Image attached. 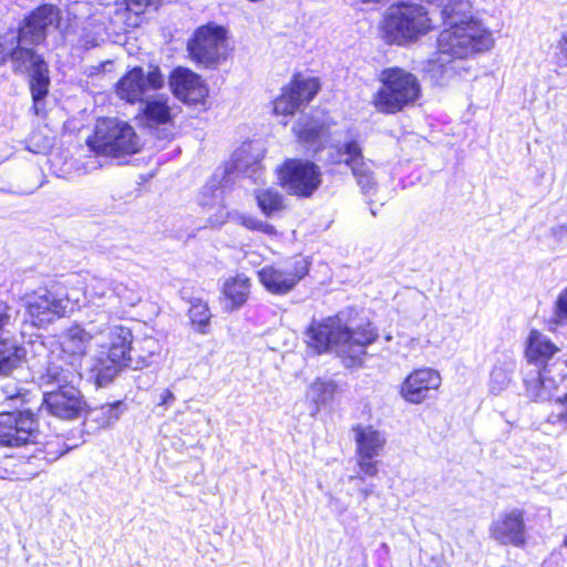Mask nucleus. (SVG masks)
Masks as SVG:
<instances>
[{
	"mask_svg": "<svg viewBox=\"0 0 567 567\" xmlns=\"http://www.w3.org/2000/svg\"><path fill=\"white\" fill-rule=\"evenodd\" d=\"M567 322V288L563 289L558 295L555 306L554 315L550 319V323L555 326H563Z\"/></svg>",
	"mask_w": 567,
	"mask_h": 567,
	"instance_id": "obj_37",
	"label": "nucleus"
},
{
	"mask_svg": "<svg viewBox=\"0 0 567 567\" xmlns=\"http://www.w3.org/2000/svg\"><path fill=\"white\" fill-rule=\"evenodd\" d=\"M212 312L208 303L199 298L193 299L188 308V318L192 328L200 334L209 332Z\"/></svg>",
	"mask_w": 567,
	"mask_h": 567,
	"instance_id": "obj_30",
	"label": "nucleus"
},
{
	"mask_svg": "<svg viewBox=\"0 0 567 567\" xmlns=\"http://www.w3.org/2000/svg\"><path fill=\"white\" fill-rule=\"evenodd\" d=\"M560 351L559 347L545 336L538 329H532L525 340L524 358L528 364L537 368V373L534 377L526 375L524 378V388L527 395L537 401L542 399L547 392V382L553 383V389L556 388L555 381L545 377L548 372L550 360Z\"/></svg>",
	"mask_w": 567,
	"mask_h": 567,
	"instance_id": "obj_6",
	"label": "nucleus"
},
{
	"mask_svg": "<svg viewBox=\"0 0 567 567\" xmlns=\"http://www.w3.org/2000/svg\"><path fill=\"white\" fill-rule=\"evenodd\" d=\"M361 493H362L363 497L367 498L371 494V491L370 489H362Z\"/></svg>",
	"mask_w": 567,
	"mask_h": 567,
	"instance_id": "obj_45",
	"label": "nucleus"
},
{
	"mask_svg": "<svg viewBox=\"0 0 567 567\" xmlns=\"http://www.w3.org/2000/svg\"><path fill=\"white\" fill-rule=\"evenodd\" d=\"M333 122L315 115L300 117L292 127V133L298 144L307 150L319 152L331 138Z\"/></svg>",
	"mask_w": 567,
	"mask_h": 567,
	"instance_id": "obj_18",
	"label": "nucleus"
},
{
	"mask_svg": "<svg viewBox=\"0 0 567 567\" xmlns=\"http://www.w3.org/2000/svg\"><path fill=\"white\" fill-rule=\"evenodd\" d=\"M66 297H59L47 287L31 290L23 298V323L35 329H47L69 313Z\"/></svg>",
	"mask_w": 567,
	"mask_h": 567,
	"instance_id": "obj_9",
	"label": "nucleus"
},
{
	"mask_svg": "<svg viewBox=\"0 0 567 567\" xmlns=\"http://www.w3.org/2000/svg\"><path fill=\"white\" fill-rule=\"evenodd\" d=\"M337 158L333 164H344L349 168L365 161L360 142L357 138L347 140L334 148Z\"/></svg>",
	"mask_w": 567,
	"mask_h": 567,
	"instance_id": "obj_31",
	"label": "nucleus"
},
{
	"mask_svg": "<svg viewBox=\"0 0 567 567\" xmlns=\"http://www.w3.org/2000/svg\"><path fill=\"white\" fill-rule=\"evenodd\" d=\"M558 403L567 404V393L564 396L557 399Z\"/></svg>",
	"mask_w": 567,
	"mask_h": 567,
	"instance_id": "obj_44",
	"label": "nucleus"
},
{
	"mask_svg": "<svg viewBox=\"0 0 567 567\" xmlns=\"http://www.w3.org/2000/svg\"><path fill=\"white\" fill-rule=\"evenodd\" d=\"M442 383L437 370L429 367L413 369L399 386L401 398L410 404H422L439 391Z\"/></svg>",
	"mask_w": 567,
	"mask_h": 567,
	"instance_id": "obj_14",
	"label": "nucleus"
},
{
	"mask_svg": "<svg viewBox=\"0 0 567 567\" xmlns=\"http://www.w3.org/2000/svg\"><path fill=\"white\" fill-rule=\"evenodd\" d=\"M86 145L93 153L111 157L133 155L140 151V140L134 127L115 117L101 118L87 136Z\"/></svg>",
	"mask_w": 567,
	"mask_h": 567,
	"instance_id": "obj_5",
	"label": "nucleus"
},
{
	"mask_svg": "<svg viewBox=\"0 0 567 567\" xmlns=\"http://www.w3.org/2000/svg\"><path fill=\"white\" fill-rule=\"evenodd\" d=\"M254 198L258 209L266 218L280 215L287 208L285 195L274 187L255 190Z\"/></svg>",
	"mask_w": 567,
	"mask_h": 567,
	"instance_id": "obj_27",
	"label": "nucleus"
},
{
	"mask_svg": "<svg viewBox=\"0 0 567 567\" xmlns=\"http://www.w3.org/2000/svg\"><path fill=\"white\" fill-rule=\"evenodd\" d=\"M29 394L28 391H24V390H18L13 393H8L7 394V398L8 399H20L22 402H24L27 399V395Z\"/></svg>",
	"mask_w": 567,
	"mask_h": 567,
	"instance_id": "obj_42",
	"label": "nucleus"
},
{
	"mask_svg": "<svg viewBox=\"0 0 567 567\" xmlns=\"http://www.w3.org/2000/svg\"><path fill=\"white\" fill-rule=\"evenodd\" d=\"M277 179L290 196L305 199L319 189L322 172L310 159L286 158L277 168Z\"/></svg>",
	"mask_w": 567,
	"mask_h": 567,
	"instance_id": "obj_8",
	"label": "nucleus"
},
{
	"mask_svg": "<svg viewBox=\"0 0 567 567\" xmlns=\"http://www.w3.org/2000/svg\"><path fill=\"white\" fill-rule=\"evenodd\" d=\"M338 384L334 381H326L322 379H316L310 384L311 398L313 403L319 408L326 405L333 400L338 392Z\"/></svg>",
	"mask_w": 567,
	"mask_h": 567,
	"instance_id": "obj_33",
	"label": "nucleus"
},
{
	"mask_svg": "<svg viewBox=\"0 0 567 567\" xmlns=\"http://www.w3.org/2000/svg\"><path fill=\"white\" fill-rule=\"evenodd\" d=\"M17 35L20 37V42H24L32 47H38L47 41L48 34L39 28L27 14L20 27L18 28Z\"/></svg>",
	"mask_w": 567,
	"mask_h": 567,
	"instance_id": "obj_32",
	"label": "nucleus"
},
{
	"mask_svg": "<svg viewBox=\"0 0 567 567\" xmlns=\"http://www.w3.org/2000/svg\"><path fill=\"white\" fill-rule=\"evenodd\" d=\"M489 536L501 545L523 548L527 543L524 511L514 508L503 513L491 524Z\"/></svg>",
	"mask_w": 567,
	"mask_h": 567,
	"instance_id": "obj_17",
	"label": "nucleus"
},
{
	"mask_svg": "<svg viewBox=\"0 0 567 567\" xmlns=\"http://www.w3.org/2000/svg\"><path fill=\"white\" fill-rule=\"evenodd\" d=\"M557 61L567 66V32H565L557 42Z\"/></svg>",
	"mask_w": 567,
	"mask_h": 567,
	"instance_id": "obj_38",
	"label": "nucleus"
},
{
	"mask_svg": "<svg viewBox=\"0 0 567 567\" xmlns=\"http://www.w3.org/2000/svg\"><path fill=\"white\" fill-rule=\"evenodd\" d=\"M434 30L429 10L421 3L396 1L389 6L378 24L386 45L408 47Z\"/></svg>",
	"mask_w": 567,
	"mask_h": 567,
	"instance_id": "obj_2",
	"label": "nucleus"
},
{
	"mask_svg": "<svg viewBox=\"0 0 567 567\" xmlns=\"http://www.w3.org/2000/svg\"><path fill=\"white\" fill-rule=\"evenodd\" d=\"M121 405H122V402L116 401L112 404H107V405L103 406V409H107V414H109L110 420H113V421L118 420V417L121 415V411H120Z\"/></svg>",
	"mask_w": 567,
	"mask_h": 567,
	"instance_id": "obj_41",
	"label": "nucleus"
},
{
	"mask_svg": "<svg viewBox=\"0 0 567 567\" xmlns=\"http://www.w3.org/2000/svg\"><path fill=\"white\" fill-rule=\"evenodd\" d=\"M33 48L22 47L20 37L12 28L0 33V68L12 62V70L21 72L27 63V56L33 55Z\"/></svg>",
	"mask_w": 567,
	"mask_h": 567,
	"instance_id": "obj_21",
	"label": "nucleus"
},
{
	"mask_svg": "<svg viewBox=\"0 0 567 567\" xmlns=\"http://www.w3.org/2000/svg\"><path fill=\"white\" fill-rule=\"evenodd\" d=\"M165 85V76L156 63L147 65V72L141 65L128 69L114 84L116 96L127 104L134 105L144 101L148 90L159 91Z\"/></svg>",
	"mask_w": 567,
	"mask_h": 567,
	"instance_id": "obj_10",
	"label": "nucleus"
},
{
	"mask_svg": "<svg viewBox=\"0 0 567 567\" xmlns=\"http://www.w3.org/2000/svg\"><path fill=\"white\" fill-rule=\"evenodd\" d=\"M563 546L567 547V534L565 535V537L563 539Z\"/></svg>",
	"mask_w": 567,
	"mask_h": 567,
	"instance_id": "obj_46",
	"label": "nucleus"
},
{
	"mask_svg": "<svg viewBox=\"0 0 567 567\" xmlns=\"http://www.w3.org/2000/svg\"><path fill=\"white\" fill-rule=\"evenodd\" d=\"M175 400L176 399H175L174 393L169 389H165L161 394L157 405L167 409L171 405H173Z\"/></svg>",
	"mask_w": 567,
	"mask_h": 567,
	"instance_id": "obj_39",
	"label": "nucleus"
},
{
	"mask_svg": "<svg viewBox=\"0 0 567 567\" xmlns=\"http://www.w3.org/2000/svg\"><path fill=\"white\" fill-rule=\"evenodd\" d=\"M186 51L197 66L217 70L233 56L234 47L226 27L207 22L193 31L186 41Z\"/></svg>",
	"mask_w": 567,
	"mask_h": 567,
	"instance_id": "obj_4",
	"label": "nucleus"
},
{
	"mask_svg": "<svg viewBox=\"0 0 567 567\" xmlns=\"http://www.w3.org/2000/svg\"><path fill=\"white\" fill-rule=\"evenodd\" d=\"M29 18L44 32L53 25L59 29L62 22L61 10L52 3H42L28 13Z\"/></svg>",
	"mask_w": 567,
	"mask_h": 567,
	"instance_id": "obj_29",
	"label": "nucleus"
},
{
	"mask_svg": "<svg viewBox=\"0 0 567 567\" xmlns=\"http://www.w3.org/2000/svg\"><path fill=\"white\" fill-rule=\"evenodd\" d=\"M357 183L364 192L370 190L375 185L374 174L367 165L365 161L350 167Z\"/></svg>",
	"mask_w": 567,
	"mask_h": 567,
	"instance_id": "obj_36",
	"label": "nucleus"
},
{
	"mask_svg": "<svg viewBox=\"0 0 567 567\" xmlns=\"http://www.w3.org/2000/svg\"><path fill=\"white\" fill-rule=\"evenodd\" d=\"M378 81L379 86L370 101L378 114L396 115L417 105L423 96L420 79L405 68H384L379 73Z\"/></svg>",
	"mask_w": 567,
	"mask_h": 567,
	"instance_id": "obj_3",
	"label": "nucleus"
},
{
	"mask_svg": "<svg viewBox=\"0 0 567 567\" xmlns=\"http://www.w3.org/2000/svg\"><path fill=\"white\" fill-rule=\"evenodd\" d=\"M305 333L308 348L316 354L334 351L348 369L363 367L369 346L379 339V332L370 321L349 327L339 315L311 321Z\"/></svg>",
	"mask_w": 567,
	"mask_h": 567,
	"instance_id": "obj_1",
	"label": "nucleus"
},
{
	"mask_svg": "<svg viewBox=\"0 0 567 567\" xmlns=\"http://www.w3.org/2000/svg\"><path fill=\"white\" fill-rule=\"evenodd\" d=\"M27 362L25 348L8 338H0V379L11 377Z\"/></svg>",
	"mask_w": 567,
	"mask_h": 567,
	"instance_id": "obj_26",
	"label": "nucleus"
},
{
	"mask_svg": "<svg viewBox=\"0 0 567 567\" xmlns=\"http://www.w3.org/2000/svg\"><path fill=\"white\" fill-rule=\"evenodd\" d=\"M172 94L188 105L204 104L208 97V86L203 78L186 66H175L168 74Z\"/></svg>",
	"mask_w": 567,
	"mask_h": 567,
	"instance_id": "obj_15",
	"label": "nucleus"
},
{
	"mask_svg": "<svg viewBox=\"0 0 567 567\" xmlns=\"http://www.w3.org/2000/svg\"><path fill=\"white\" fill-rule=\"evenodd\" d=\"M161 3L162 0H122L116 2L112 23L121 31L130 32L142 24L144 14L151 8L156 9Z\"/></svg>",
	"mask_w": 567,
	"mask_h": 567,
	"instance_id": "obj_20",
	"label": "nucleus"
},
{
	"mask_svg": "<svg viewBox=\"0 0 567 567\" xmlns=\"http://www.w3.org/2000/svg\"><path fill=\"white\" fill-rule=\"evenodd\" d=\"M251 279L245 274H236L227 278L221 288V299L228 312H234L246 305L250 297Z\"/></svg>",
	"mask_w": 567,
	"mask_h": 567,
	"instance_id": "obj_23",
	"label": "nucleus"
},
{
	"mask_svg": "<svg viewBox=\"0 0 567 567\" xmlns=\"http://www.w3.org/2000/svg\"><path fill=\"white\" fill-rule=\"evenodd\" d=\"M38 421L31 412H0V446L20 447L35 442Z\"/></svg>",
	"mask_w": 567,
	"mask_h": 567,
	"instance_id": "obj_13",
	"label": "nucleus"
},
{
	"mask_svg": "<svg viewBox=\"0 0 567 567\" xmlns=\"http://www.w3.org/2000/svg\"><path fill=\"white\" fill-rule=\"evenodd\" d=\"M140 125L147 128L172 125L174 115L167 97H156L144 102L135 116Z\"/></svg>",
	"mask_w": 567,
	"mask_h": 567,
	"instance_id": "obj_22",
	"label": "nucleus"
},
{
	"mask_svg": "<svg viewBox=\"0 0 567 567\" xmlns=\"http://www.w3.org/2000/svg\"><path fill=\"white\" fill-rule=\"evenodd\" d=\"M122 370L123 368L117 367L113 361L107 360L104 355L100 357L92 368L94 380L99 386H103L112 382Z\"/></svg>",
	"mask_w": 567,
	"mask_h": 567,
	"instance_id": "obj_34",
	"label": "nucleus"
},
{
	"mask_svg": "<svg viewBox=\"0 0 567 567\" xmlns=\"http://www.w3.org/2000/svg\"><path fill=\"white\" fill-rule=\"evenodd\" d=\"M27 62L31 63V73L29 78V89L32 97V112L34 115L43 114L42 109L44 100L49 94L51 84L49 65L43 55L33 50L32 56H27Z\"/></svg>",
	"mask_w": 567,
	"mask_h": 567,
	"instance_id": "obj_19",
	"label": "nucleus"
},
{
	"mask_svg": "<svg viewBox=\"0 0 567 567\" xmlns=\"http://www.w3.org/2000/svg\"><path fill=\"white\" fill-rule=\"evenodd\" d=\"M11 316L9 313V306L7 303L0 305V334L6 327L10 323Z\"/></svg>",
	"mask_w": 567,
	"mask_h": 567,
	"instance_id": "obj_40",
	"label": "nucleus"
},
{
	"mask_svg": "<svg viewBox=\"0 0 567 567\" xmlns=\"http://www.w3.org/2000/svg\"><path fill=\"white\" fill-rule=\"evenodd\" d=\"M68 359L62 352L56 358H51L39 377L40 382L47 385L66 382L75 370L74 362L72 360L66 362Z\"/></svg>",
	"mask_w": 567,
	"mask_h": 567,
	"instance_id": "obj_28",
	"label": "nucleus"
},
{
	"mask_svg": "<svg viewBox=\"0 0 567 567\" xmlns=\"http://www.w3.org/2000/svg\"><path fill=\"white\" fill-rule=\"evenodd\" d=\"M93 336L91 332L80 324H73L65 332L61 352L73 362L75 361L80 364L82 359L87 354Z\"/></svg>",
	"mask_w": 567,
	"mask_h": 567,
	"instance_id": "obj_25",
	"label": "nucleus"
},
{
	"mask_svg": "<svg viewBox=\"0 0 567 567\" xmlns=\"http://www.w3.org/2000/svg\"><path fill=\"white\" fill-rule=\"evenodd\" d=\"M133 333L130 328L116 326L110 333V342L104 353L107 360L113 361L117 367L127 368L132 361Z\"/></svg>",
	"mask_w": 567,
	"mask_h": 567,
	"instance_id": "obj_24",
	"label": "nucleus"
},
{
	"mask_svg": "<svg viewBox=\"0 0 567 567\" xmlns=\"http://www.w3.org/2000/svg\"><path fill=\"white\" fill-rule=\"evenodd\" d=\"M237 223L249 231L260 233L271 238L279 236V231L275 225L261 220L254 215L241 214L237 217Z\"/></svg>",
	"mask_w": 567,
	"mask_h": 567,
	"instance_id": "obj_35",
	"label": "nucleus"
},
{
	"mask_svg": "<svg viewBox=\"0 0 567 567\" xmlns=\"http://www.w3.org/2000/svg\"><path fill=\"white\" fill-rule=\"evenodd\" d=\"M43 404L50 414L62 420L78 419L86 408L81 391L71 384H61L54 391L44 393Z\"/></svg>",
	"mask_w": 567,
	"mask_h": 567,
	"instance_id": "obj_16",
	"label": "nucleus"
},
{
	"mask_svg": "<svg viewBox=\"0 0 567 567\" xmlns=\"http://www.w3.org/2000/svg\"><path fill=\"white\" fill-rule=\"evenodd\" d=\"M557 420L567 426V411L559 413Z\"/></svg>",
	"mask_w": 567,
	"mask_h": 567,
	"instance_id": "obj_43",
	"label": "nucleus"
},
{
	"mask_svg": "<svg viewBox=\"0 0 567 567\" xmlns=\"http://www.w3.org/2000/svg\"><path fill=\"white\" fill-rule=\"evenodd\" d=\"M320 90L321 81L318 76H309L297 71L281 87L280 94L272 100V113L284 116L293 115L300 106L308 105Z\"/></svg>",
	"mask_w": 567,
	"mask_h": 567,
	"instance_id": "obj_11",
	"label": "nucleus"
},
{
	"mask_svg": "<svg viewBox=\"0 0 567 567\" xmlns=\"http://www.w3.org/2000/svg\"><path fill=\"white\" fill-rule=\"evenodd\" d=\"M355 443V461L358 475L362 480L365 476L375 477L379 473L378 457L386 445L385 435L373 425L355 424L351 427Z\"/></svg>",
	"mask_w": 567,
	"mask_h": 567,
	"instance_id": "obj_12",
	"label": "nucleus"
},
{
	"mask_svg": "<svg viewBox=\"0 0 567 567\" xmlns=\"http://www.w3.org/2000/svg\"><path fill=\"white\" fill-rule=\"evenodd\" d=\"M312 260L302 254L290 256L280 266L265 265L257 271L260 285L271 295L285 296L291 292L310 271Z\"/></svg>",
	"mask_w": 567,
	"mask_h": 567,
	"instance_id": "obj_7",
	"label": "nucleus"
}]
</instances>
